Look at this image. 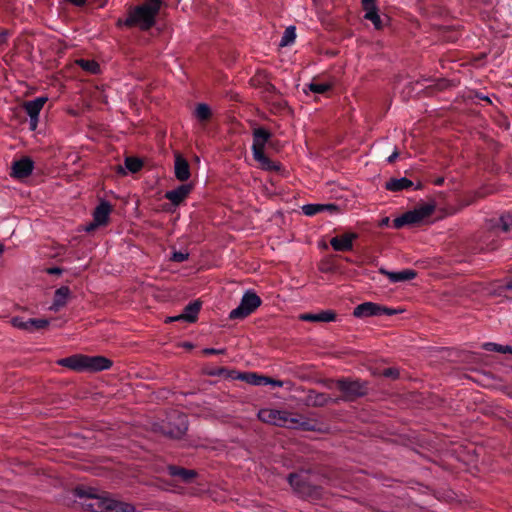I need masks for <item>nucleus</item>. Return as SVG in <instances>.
<instances>
[{
    "instance_id": "obj_19",
    "label": "nucleus",
    "mask_w": 512,
    "mask_h": 512,
    "mask_svg": "<svg viewBox=\"0 0 512 512\" xmlns=\"http://www.w3.org/2000/svg\"><path fill=\"white\" fill-rule=\"evenodd\" d=\"M175 177L179 181H187L190 177V167L186 159H184L181 155H176L175 157Z\"/></svg>"
},
{
    "instance_id": "obj_5",
    "label": "nucleus",
    "mask_w": 512,
    "mask_h": 512,
    "mask_svg": "<svg viewBox=\"0 0 512 512\" xmlns=\"http://www.w3.org/2000/svg\"><path fill=\"white\" fill-rule=\"evenodd\" d=\"M261 302V298L255 292L247 290L238 307L230 312L229 318L232 320L244 319L253 313L261 305Z\"/></svg>"
},
{
    "instance_id": "obj_47",
    "label": "nucleus",
    "mask_w": 512,
    "mask_h": 512,
    "mask_svg": "<svg viewBox=\"0 0 512 512\" xmlns=\"http://www.w3.org/2000/svg\"><path fill=\"white\" fill-rule=\"evenodd\" d=\"M97 226H92V223H90L87 227H86V231L90 232L92 231L93 229H95Z\"/></svg>"
},
{
    "instance_id": "obj_38",
    "label": "nucleus",
    "mask_w": 512,
    "mask_h": 512,
    "mask_svg": "<svg viewBox=\"0 0 512 512\" xmlns=\"http://www.w3.org/2000/svg\"><path fill=\"white\" fill-rule=\"evenodd\" d=\"M204 354L210 355V354H224L225 349H214V348H205L203 350Z\"/></svg>"
},
{
    "instance_id": "obj_48",
    "label": "nucleus",
    "mask_w": 512,
    "mask_h": 512,
    "mask_svg": "<svg viewBox=\"0 0 512 512\" xmlns=\"http://www.w3.org/2000/svg\"><path fill=\"white\" fill-rule=\"evenodd\" d=\"M505 287H506V289H508V290H512V280H511V281H509V282L506 284V286H505Z\"/></svg>"
},
{
    "instance_id": "obj_35",
    "label": "nucleus",
    "mask_w": 512,
    "mask_h": 512,
    "mask_svg": "<svg viewBox=\"0 0 512 512\" xmlns=\"http://www.w3.org/2000/svg\"><path fill=\"white\" fill-rule=\"evenodd\" d=\"M31 327L32 332L40 329H44L49 325V321L47 319H34L31 318Z\"/></svg>"
},
{
    "instance_id": "obj_40",
    "label": "nucleus",
    "mask_w": 512,
    "mask_h": 512,
    "mask_svg": "<svg viewBox=\"0 0 512 512\" xmlns=\"http://www.w3.org/2000/svg\"><path fill=\"white\" fill-rule=\"evenodd\" d=\"M323 207V212L328 211L330 213H334L338 211V207L335 204H321Z\"/></svg>"
},
{
    "instance_id": "obj_17",
    "label": "nucleus",
    "mask_w": 512,
    "mask_h": 512,
    "mask_svg": "<svg viewBox=\"0 0 512 512\" xmlns=\"http://www.w3.org/2000/svg\"><path fill=\"white\" fill-rule=\"evenodd\" d=\"M70 296V289L67 286H62L58 288L54 293V299L52 305L49 307V310L57 312L62 307H64L67 303V300Z\"/></svg>"
},
{
    "instance_id": "obj_11",
    "label": "nucleus",
    "mask_w": 512,
    "mask_h": 512,
    "mask_svg": "<svg viewBox=\"0 0 512 512\" xmlns=\"http://www.w3.org/2000/svg\"><path fill=\"white\" fill-rule=\"evenodd\" d=\"M382 306L373 302H364L354 308L353 315L357 318H366L381 315Z\"/></svg>"
},
{
    "instance_id": "obj_37",
    "label": "nucleus",
    "mask_w": 512,
    "mask_h": 512,
    "mask_svg": "<svg viewBox=\"0 0 512 512\" xmlns=\"http://www.w3.org/2000/svg\"><path fill=\"white\" fill-rule=\"evenodd\" d=\"M189 254L187 252L175 251L172 254L171 259L175 262H183L188 259Z\"/></svg>"
},
{
    "instance_id": "obj_21",
    "label": "nucleus",
    "mask_w": 512,
    "mask_h": 512,
    "mask_svg": "<svg viewBox=\"0 0 512 512\" xmlns=\"http://www.w3.org/2000/svg\"><path fill=\"white\" fill-rule=\"evenodd\" d=\"M201 308V303L198 301H194L189 303L185 308L183 313L177 315V320H183L186 322L193 323L197 320L198 313Z\"/></svg>"
},
{
    "instance_id": "obj_39",
    "label": "nucleus",
    "mask_w": 512,
    "mask_h": 512,
    "mask_svg": "<svg viewBox=\"0 0 512 512\" xmlns=\"http://www.w3.org/2000/svg\"><path fill=\"white\" fill-rule=\"evenodd\" d=\"M383 375L385 377L396 378L398 376V371L392 368H387L383 371Z\"/></svg>"
},
{
    "instance_id": "obj_28",
    "label": "nucleus",
    "mask_w": 512,
    "mask_h": 512,
    "mask_svg": "<svg viewBox=\"0 0 512 512\" xmlns=\"http://www.w3.org/2000/svg\"><path fill=\"white\" fill-rule=\"evenodd\" d=\"M195 116L200 121L208 120L210 118V116H211L210 107L207 104H204V103L198 104L196 109H195Z\"/></svg>"
},
{
    "instance_id": "obj_7",
    "label": "nucleus",
    "mask_w": 512,
    "mask_h": 512,
    "mask_svg": "<svg viewBox=\"0 0 512 512\" xmlns=\"http://www.w3.org/2000/svg\"><path fill=\"white\" fill-rule=\"evenodd\" d=\"M434 205L424 204L408 211L393 220L395 228H401L405 225L417 224L431 216L434 211Z\"/></svg>"
},
{
    "instance_id": "obj_1",
    "label": "nucleus",
    "mask_w": 512,
    "mask_h": 512,
    "mask_svg": "<svg viewBox=\"0 0 512 512\" xmlns=\"http://www.w3.org/2000/svg\"><path fill=\"white\" fill-rule=\"evenodd\" d=\"M162 4L163 0H146L141 5L130 9L128 17L123 22L119 20L118 25L137 26L141 30H148L154 26Z\"/></svg>"
},
{
    "instance_id": "obj_10",
    "label": "nucleus",
    "mask_w": 512,
    "mask_h": 512,
    "mask_svg": "<svg viewBox=\"0 0 512 512\" xmlns=\"http://www.w3.org/2000/svg\"><path fill=\"white\" fill-rule=\"evenodd\" d=\"M33 168L34 163L30 158H21L13 162L11 176L17 179L26 178L32 173Z\"/></svg>"
},
{
    "instance_id": "obj_44",
    "label": "nucleus",
    "mask_w": 512,
    "mask_h": 512,
    "mask_svg": "<svg viewBox=\"0 0 512 512\" xmlns=\"http://www.w3.org/2000/svg\"><path fill=\"white\" fill-rule=\"evenodd\" d=\"M398 152L395 150L388 158H387V161L389 163H392L396 160V158L398 157Z\"/></svg>"
},
{
    "instance_id": "obj_30",
    "label": "nucleus",
    "mask_w": 512,
    "mask_h": 512,
    "mask_svg": "<svg viewBox=\"0 0 512 512\" xmlns=\"http://www.w3.org/2000/svg\"><path fill=\"white\" fill-rule=\"evenodd\" d=\"M142 161L138 158L127 157L125 159V167L132 173L138 172L142 168Z\"/></svg>"
},
{
    "instance_id": "obj_14",
    "label": "nucleus",
    "mask_w": 512,
    "mask_h": 512,
    "mask_svg": "<svg viewBox=\"0 0 512 512\" xmlns=\"http://www.w3.org/2000/svg\"><path fill=\"white\" fill-rule=\"evenodd\" d=\"M191 184H182L176 189L167 191L165 198L168 199L172 204L179 205L191 192Z\"/></svg>"
},
{
    "instance_id": "obj_13",
    "label": "nucleus",
    "mask_w": 512,
    "mask_h": 512,
    "mask_svg": "<svg viewBox=\"0 0 512 512\" xmlns=\"http://www.w3.org/2000/svg\"><path fill=\"white\" fill-rule=\"evenodd\" d=\"M354 233H346L341 236L333 237L330 244L335 251H350L353 247V240L356 238Z\"/></svg>"
},
{
    "instance_id": "obj_34",
    "label": "nucleus",
    "mask_w": 512,
    "mask_h": 512,
    "mask_svg": "<svg viewBox=\"0 0 512 512\" xmlns=\"http://www.w3.org/2000/svg\"><path fill=\"white\" fill-rule=\"evenodd\" d=\"M364 18L371 21L376 29H380L382 27V21L378 12L365 14Z\"/></svg>"
},
{
    "instance_id": "obj_9",
    "label": "nucleus",
    "mask_w": 512,
    "mask_h": 512,
    "mask_svg": "<svg viewBox=\"0 0 512 512\" xmlns=\"http://www.w3.org/2000/svg\"><path fill=\"white\" fill-rule=\"evenodd\" d=\"M339 390L347 399H355L366 394L367 386L365 382L359 380L342 379L337 382Z\"/></svg>"
},
{
    "instance_id": "obj_32",
    "label": "nucleus",
    "mask_w": 512,
    "mask_h": 512,
    "mask_svg": "<svg viewBox=\"0 0 512 512\" xmlns=\"http://www.w3.org/2000/svg\"><path fill=\"white\" fill-rule=\"evenodd\" d=\"M302 211L306 216H314L323 212V207L321 204H307L302 207Z\"/></svg>"
},
{
    "instance_id": "obj_33",
    "label": "nucleus",
    "mask_w": 512,
    "mask_h": 512,
    "mask_svg": "<svg viewBox=\"0 0 512 512\" xmlns=\"http://www.w3.org/2000/svg\"><path fill=\"white\" fill-rule=\"evenodd\" d=\"M329 88H330V85L327 83L312 82L309 84L310 91L317 93V94H322V93L326 92Z\"/></svg>"
},
{
    "instance_id": "obj_36",
    "label": "nucleus",
    "mask_w": 512,
    "mask_h": 512,
    "mask_svg": "<svg viewBox=\"0 0 512 512\" xmlns=\"http://www.w3.org/2000/svg\"><path fill=\"white\" fill-rule=\"evenodd\" d=\"M362 6L365 11V14L378 12L376 0H362Z\"/></svg>"
},
{
    "instance_id": "obj_42",
    "label": "nucleus",
    "mask_w": 512,
    "mask_h": 512,
    "mask_svg": "<svg viewBox=\"0 0 512 512\" xmlns=\"http://www.w3.org/2000/svg\"><path fill=\"white\" fill-rule=\"evenodd\" d=\"M46 272L48 274H52V275H60L62 273V269L59 268V267H51V268H47L46 269Z\"/></svg>"
},
{
    "instance_id": "obj_24",
    "label": "nucleus",
    "mask_w": 512,
    "mask_h": 512,
    "mask_svg": "<svg viewBox=\"0 0 512 512\" xmlns=\"http://www.w3.org/2000/svg\"><path fill=\"white\" fill-rule=\"evenodd\" d=\"M168 472H169V475H171L173 477H179L184 482L191 481L196 475L195 471H193V470H188V469L177 467V466H169Z\"/></svg>"
},
{
    "instance_id": "obj_20",
    "label": "nucleus",
    "mask_w": 512,
    "mask_h": 512,
    "mask_svg": "<svg viewBox=\"0 0 512 512\" xmlns=\"http://www.w3.org/2000/svg\"><path fill=\"white\" fill-rule=\"evenodd\" d=\"M102 505L103 509H106L110 512H135V509L132 505L110 498H104Z\"/></svg>"
},
{
    "instance_id": "obj_2",
    "label": "nucleus",
    "mask_w": 512,
    "mask_h": 512,
    "mask_svg": "<svg viewBox=\"0 0 512 512\" xmlns=\"http://www.w3.org/2000/svg\"><path fill=\"white\" fill-rule=\"evenodd\" d=\"M57 363L74 371H103L112 366V361L103 356H86L81 354L62 358Z\"/></svg>"
},
{
    "instance_id": "obj_8",
    "label": "nucleus",
    "mask_w": 512,
    "mask_h": 512,
    "mask_svg": "<svg viewBox=\"0 0 512 512\" xmlns=\"http://www.w3.org/2000/svg\"><path fill=\"white\" fill-rule=\"evenodd\" d=\"M187 429V417L179 412L171 414L168 417V422L162 426L163 433L171 438L182 437Z\"/></svg>"
},
{
    "instance_id": "obj_45",
    "label": "nucleus",
    "mask_w": 512,
    "mask_h": 512,
    "mask_svg": "<svg viewBox=\"0 0 512 512\" xmlns=\"http://www.w3.org/2000/svg\"><path fill=\"white\" fill-rule=\"evenodd\" d=\"M268 385H273V386H276V387H282L283 383L279 380H274V379H271L270 378V382L268 383Z\"/></svg>"
},
{
    "instance_id": "obj_16",
    "label": "nucleus",
    "mask_w": 512,
    "mask_h": 512,
    "mask_svg": "<svg viewBox=\"0 0 512 512\" xmlns=\"http://www.w3.org/2000/svg\"><path fill=\"white\" fill-rule=\"evenodd\" d=\"M379 272L388 277L390 282L397 283L415 278L416 272L412 269H405L399 272H391L384 268H380Z\"/></svg>"
},
{
    "instance_id": "obj_46",
    "label": "nucleus",
    "mask_w": 512,
    "mask_h": 512,
    "mask_svg": "<svg viewBox=\"0 0 512 512\" xmlns=\"http://www.w3.org/2000/svg\"><path fill=\"white\" fill-rule=\"evenodd\" d=\"M69 1H70L71 3H73V4L77 5V6H81V5L85 4V2H86L87 0H69Z\"/></svg>"
},
{
    "instance_id": "obj_51",
    "label": "nucleus",
    "mask_w": 512,
    "mask_h": 512,
    "mask_svg": "<svg viewBox=\"0 0 512 512\" xmlns=\"http://www.w3.org/2000/svg\"><path fill=\"white\" fill-rule=\"evenodd\" d=\"M184 347H186V348H192V344H190V343H185V344H184Z\"/></svg>"
},
{
    "instance_id": "obj_6",
    "label": "nucleus",
    "mask_w": 512,
    "mask_h": 512,
    "mask_svg": "<svg viewBox=\"0 0 512 512\" xmlns=\"http://www.w3.org/2000/svg\"><path fill=\"white\" fill-rule=\"evenodd\" d=\"M311 476L308 472L302 471L299 473H291L288 476V482L293 488V490L303 496V497H312L317 495V485H315L311 480Z\"/></svg>"
},
{
    "instance_id": "obj_18",
    "label": "nucleus",
    "mask_w": 512,
    "mask_h": 512,
    "mask_svg": "<svg viewBox=\"0 0 512 512\" xmlns=\"http://www.w3.org/2000/svg\"><path fill=\"white\" fill-rule=\"evenodd\" d=\"M48 98L41 96L37 97L33 100L26 101L23 105L25 112L28 114L29 117H39V114L41 110L43 109V106L47 102Z\"/></svg>"
},
{
    "instance_id": "obj_4",
    "label": "nucleus",
    "mask_w": 512,
    "mask_h": 512,
    "mask_svg": "<svg viewBox=\"0 0 512 512\" xmlns=\"http://www.w3.org/2000/svg\"><path fill=\"white\" fill-rule=\"evenodd\" d=\"M271 138V133L265 128L258 127L253 130V144L252 153L253 158L260 164L265 170H278L279 167L273 161H271L265 154V146Z\"/></svg>"
},
{
    "instance_id": "obj_43",
    "label": "nucleus",
    "mask_w": 512,
    "mask_h": 512,
    "mask_svg": "<svg viewBox=\"0 0 512 512\" xmlns=\"http://www.w3.org/2000/svg\"><path fill=\"white\" fill-rule=\"evenodd\" d=\"M398 311L395 310V309H392V308H388V307H384L382 306V310H381V315L383 314H386V315H394L396 314Z\"/></svg>"
},
{
    "instance_id": "obj_49",
    "label": "nucleus",
    "mask_w": 512,
    "mask_h": 512,
    "mask_svg": "<svg viewBox=\"0 0 512 512\" xmlns=\"http://www.w3.org/2000/svg\"><path fill=\"white\" fill-rule=\"evenodd\" d=\"M172 321H178V320H177V316H174V317H168V318H167V322H172Z\"/></svg>"
},
{
    "instance_id": "obj_15",
    "label": "nucleus",
    "mask_w": 512,
    "mask_h": 512,
    "mask_svg": "<svg viewBox=\"0 0 512 512\" xmlns=\"http://www.w3.org/2000/svg\"><path fill=\"white\" fill-rule=\"evenodd\" d=\"M336 313L332 310H323L317 313L301 314L299 318L308 322H333L336 320Z\"/></svg>"
},
{
    "instance_id": "obj_25",
    "label": "nucleus",
    "mask_w": 512,
    "mask_h": 512,
    "mask_svg": "<svg viewBox=\"0 0 512 512\" xmlns=\"http://www.w3.org/2000/svg\"><path fill=\"white\" fill-rule=\"evenodd\" d=\"M494 229L500 230L504 233L509 232L512 229V215H510V214L502 215L497 220V223L494 225Z\"/></svg>"
},
{
    "instance_id": "obj_12",
    "label": "nucleus",
    "mask_w": 512,
    "mask_h": 512,
    "mask_svg": "<svg viewBox=\"0 0 512 512\" xmlns=\"http://www.w3.org/2000/svg\"><path fill=\"white\" fill-rule=\"evenodd\" d=\"M111 211V204L107 201H101L94 210L92 226H101L107 224Z\"/></svg>"
},
{
    "instance_id": "obj_31",
    "label": "nucleus",
    "mask_w": 512,
    "mask_h": 512,
    "mask_svg": "<svg viewBox=\"0 0 512 512\" xmlns=\"http://www.w3.org/2000/svg\"><path fill=\"white\" fill-rule=\"evenodd\" d=\"M488 351H496L500 353H510L512 354V346H503L496 343H485L483 346Z\"/></svg>"
},
{
    "instance_id": "obj_23",
    "label": "nucleus",
    "mask_w": 512,
    "mask_h": 512,
    "mask_svg": "<svg viewBox=\"0 0 512 512\" xmlns=\"http://www.w3.org/2000/svg\"><path fill=\"white\" fill-rule=\"evenodd\" d=\"M240 379L254 386H265L268 385V383L270 382L269 377L261 376L251 372L241 374Z\"/></svg>"
},
{
    "instance_id": "obj_29",
    "label": "nucleus",
    "mask_w": 512,
    "mask_h": 512,
    "mask_svg": "<svg viewBox=\"0 0 512 512\" xmlns=\"http://www.w3.org/2000/svg\"><path fill=\"white\" fill-rule=\"evenodd\" d=\"M11 323L14 327L18 328V329H21V330H25V331H28V332H32V327H31V318L29 319H24L22 317H14L12 318L11 320Z\"/></svg>"
},
{
    "instance_id": "obj_27",
    "label": "nucleus",
    "mask_w": 512,
    "mask_h": 512,
    "mask_svg": "<svg viewBox=\"0 0 512 512\" xmlns=\"http://www.w3.org/2000/svg\"><path fill=\"white\" fill-rule=\"evenodd\" d=\"M296 39V31L294 26H289L285 29L283 36L280 40V46L285 47L294 43Z\"/></svg>"
},
{
    "instance_id": "obj_3",
    "label": "nucleus",
    "mask_w": 512,
    "mask_h": 512,
    "mask_svg": "<svg viewBox=\"0 0 512 512\" xmlns=\"http://www.w3.org/2000/svg\"><path fill=\"white\" fill-rule=\"evenodd\" d=\"M258 418L264 423L280 427L308 429L307 422L292 417L289 412L284 410L264 408L258 412Z\"/></svg>"
},
{
    "instance_id": "obj_52",
    "label": "nucleus",
    "mask_w": 512,
    "mask_h": 512,
    "mask_svg": "<svg viewBox=\"0 0 512 512\" xmlns=\"http://www.w3.org/2000/svg\"><path fill=\"white\" fill-rule=\"evenodd\" d=\"M442 183H443V179H438V180L436 181V184H437V185H440V184H442Z\"/></svg>"
},
{
    "instance_id": "obj_22",
    "label": "nucleus",
    "mask_w": 512,
    "mask_h": 512,
    "mask_svg": "<svg viewBox=\"0 0 512 512\" xmlns=\"http://www.w3.org/2000/svg\"><path fill=\"white\" fill-rule=\"evenodd\" d=\"M413 186V182L408 178H391L385 183V188L389 191H402L407 190Z\"/></svg>"
},
{
    "instance_id": "obj_26",
    "label": "nucleus",
    "mask_w": 512,
    "mask_h": 512,
    "mask_svg": "<svg viewBox=\"0 0 512 512\" xmlns=\"http://www.w3.org/2000/svg\"><path fill=\"white\" fill-rule=\"evenodd\" d=\"M76 64L91 74H97L100 71L99 64L94 60L78 59Z\"/></svg>"
},
{
    "instance_id": "obj_41",
    "label": "nucleus",
    "mask_w": 512,
    "mask_h": 512,
    "mask_svg": "<svg viewBox=\"0 0 512 512\" xmlns=\"http://www.w3.org/2000/svg\"><path fill=\"white\" fill-rule=\"evenodd\" d=\"M39 122V117H29V128L30 130H36Z\"/></svg>"
},
{
    "instance_id": "obj_50",
    "label": "nucleus",
    "mask_w": 512,
    "mask_h": 512,
    "mask_svg": "<svg viewBox=\"0 0 512 512\" xmlns=\"http://www.w3.org/2000/svg\"><path fill=\"white\" fill-rule=\"evenodd\" d=\"M4 251V246L0 243V255L3 253Z\"/></svg>"
}]
</instances>
